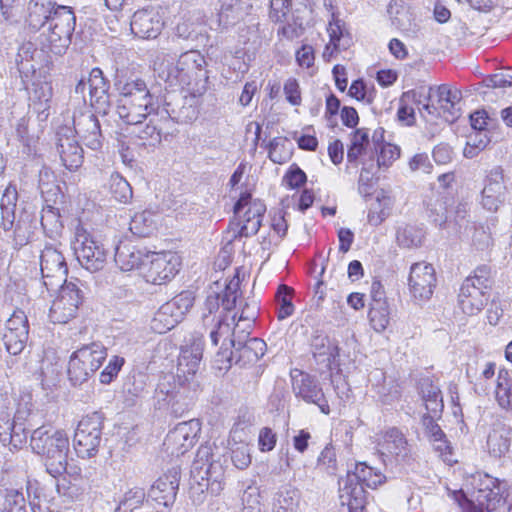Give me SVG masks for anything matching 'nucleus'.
Returning a JSON list of instances; mask_svg holds the SVG:
<instances>
[{"mask_svg": "<svg viewBox=\"0 0 512 512\" xmlns=\"http://www.w3.org/2000/svg\"><path fill=\"white\" fill-rule=\"evenodd\" d=\"M157 106L132 103L131 100H118L117 113L129 125H139L144 119L156 112Z\"/></svg>", "mask_w": 512, "mask_h": 512, "instance_id": "c756f323", "label": "nucleus"}, {"mask_svg": "<svg viewBox=\"0 0 512 512\" xmlns=\"http://www.w3.org/2000/svg\"><path fill=\"white\" fill-rule=\"evenodd\" d=\"M179 481V470L172 468L168 473L155 481L149 491L150 497L159 505H163L166 508L171 507L176 499Z\"/></svg>", "mask_w": 512, "mask_h": 512, "instance_id": "6ab92c4d", "label": "nucleus"}, {"mask_svg": "<svg viewBox=\"0 0 512 512\" xmlns=\"http://www.w3.org/2000/svg\"><path fill=\"white\" fill-rule=\"evenodd\" d=\"M191 291H183L164 303L156 312L151 328L159 334L166 333L180 323L194 304Z\"/></svg>", "mask_w": 512, "mask_h": 512, "instance_id": "9d476101", "label": "nucleus"}, {"mask_svg": "<svg viewBox=\"0 0 512 512\" xmlns=\"http://www.w3.org/2000/svg\"><path fill=\"white\" fill-rule=\"evenodd\" d=\"M75 25L76 17L73 11L67 6H57L53 11H49L38 29H46L49 32H74Z\"/></svg>", "mask_w": 512, "mask_h": 512, "instance_id": "393cba45", "label": "nucleus"}, {"mask_svg": "<svg viewBox=\"0 0 512 512\" xmlns=\"http://www.w3.org/2000/svg\"><path fill=\"white\" fill-rule=\"evenodd\" d=\"M490 298L489 290L484 286L476 287L470 280H465L460 288L459 305L467 315H476L486 306Z\"/></svg>", "mask_w": 512, "mask_h": 512, "instance_id": "412c9836", "label": "nucleus"}, {"mask_svg": "<svg viewBox=\"0 0 512 512\" xmlns=\"http://www.w3.org/2000/svg\"><path fill=\"white\" fill-rule=\"evenodd\" d=\"M162 28L159 16L148 10L135 12L130 21L131 32H160Z\"/></svg>", "mask_w": 512, "mask_h": 512, "instance_id": "c9c22d12", "label": "nucleus"}, {"mask_svg": "<svg viewBox=\"0 0 512 512\" xmlns=\"http://www.w3.org/2000/svg\"><path fill=\"white\" fill-rule=\"evenodd\" d=\"M16 65L22 79V83L27 90L29 88V82L32 75V51L30 44H25L20 47L16 56Z\"/></svg>", "mask_w": 512, "mask_h": 512, "instance_id": "a18cd8bd", "label": "nucleus"}, {"mask_svg": "<svg viewBox=\"0 0 512 512\" xmlns=\"http://www.w3.org/2000/svg\"><path fill=\"white\" fill-rule=\"evenodd\" d=\"M71 248L80 265L90 272L104 268L107 261V251L104 245L82 225L75 228Z\"/></svg>", "mask_w": 512, "mask_h": 512, "instance_id": "6e6552de", "label": "nucleus"}, {"mask_svg": "<svg viewBox=\"0 0 512 512\" xmlns=\"http://www.w3.org/2000/svg\"><path fill=\"white\" fill-rule=\"evenodd\" d=\"M512 440V429L505 425H498L489 434L487 447L490 455L501 458L510 449Z\"/></svg>", "mask_w": 512, "mask_h": 512, "instance_id": "473e14b6", "label": "nucleus"}, {"mask_svg": "<svg viewBox=\"0 0 512 512\" xmlns=\"http://www.w3.org/2000/svg\"><path fill=\"white\" fill-rule=\"evenodd\" d=\"M378 451L385 463L405 462L410 455V447L406 438L396 428L385 431L378 442Z\"/></svg>", "mask_w": 512, "mask_h": 512, "instance_id": "a211bd4d", "label": "nucleus"}, {"mask_svg": "<svg viewBox=\"0 0 512 512\" xmlns=\"http://www.w3.org/2000/svg\"><path fill=\"white\" fill-rule=\"evenodd\" d=\"M0 512H26L23 494L14 489H0Z\"/></svg>", "mask_w": 512, "mask_h": 512, "instance_id": "ea45409f", "label": "nucleus"}, {"mask_svg": "<svg viewBox=\"0 0 512 512\" xmlns=\"http://www.w3.org/2000/svg\"><path fill=\"white\" fill-rule=\"evenodd\" d=\"M266 344L259 338H250L245 342L241 340L236 341V346L231 349L229 354L226 355L229 362L243 361L256 362L265 353Z\"/></svg>", "mask_w": 512, "mask_h": 512, "instance_id": "a878e982", "label": "nucleus"}, {"mask_svg": "<svg viewBox=\"0 0 512 512\" xmlns=\"http://www.w3.org/2000/svg\"><path fill=\"white\" fill-rule=\"evenodd\" d=\"M238 8L228 6L223 8L218 14V27L221 29H233L239 20Z\"/></svg>", "mask_w": 512, "mask_h": 512, "instance_id": "e2e57ef3", "label": "nucleus"}, {"mask_svg": "<svg viewBox=\"0 0 512 512\" xmlns=\"http://www.w3.org/2000/svg\"><path fill=\"white\" fill-rule=\"evenodd\" d=\"M38 188L44 202H54V204H57L62 199L53 171L45 166L39 171Z\"/></svg>", "mask_w": 512, "mask_h": 512, "instance_id": "e433bc0d", "label": "nucleus"}, {"mask_svg": "<svg viewBox=\"0 0 512 512\" xmlns=\"http://www.w3.org/2000/svg\"><path fill=\"white\" fill-rule=\"evenodd\" d=\"M109 191L111 197L122 204H127L133 197L132 187L119 173H113L109 179Z\"/></svg>", "mask_w": 512, "mask_h": 512, "instance_id": "4c0bfd02", "label": "nucleus"}, {"mask_svg": "<svg viewBox=\"0 0 512 512\" xmlns=\"http://www.w3.org/2000/svg\"><path fill=\"white\" fill-rule=\"evenodd\" d=\"M45 205L41 213V226L45 233L50 237L54 234H58L62 228L60 222L59 209L56 207L57 204L54 202H44Z\"/></svg>", "mask_w": 512, "mask_h": 512, "instance_id": "58836bf2", "label": "nucleus"}, {"mask_svg": "<svg viewBox=\"0 0 512 512\" xmlns=\"http://www.w3.org/2000/svg\"><path fill=\"white\" fill-rule=\"evenodd\" d=\"M57 290H59L58 296L53 300H51L52 296L49 298L45 312L39 310L35 305L34 310L43 314L47 313L49 321L54 324H66L77 316L79 307L84 300V292L78 283L73 281H65ZM35 302L36 298H34Z\"/></svg>", "mask_w": 512, "mask_h": 512, "instance_id": "423d86ee", "label": "nucleus"}, {"mask_svg": "<svg viewBox=\"0 0 512 512\" xmlns=\"http://www.w3.org/2000/svg\"><path fill=\"white\" fill-rule=\"evenodd\" d=\"M383 476L376 473L372 467L367 466L365 463H358L355 465L353 472H348L342 482L352 486H362L363 488H375L382 483Z\"/></svg>", "mask_w": 512, "mask_h": 512, "instance_id": "7c9ffc66", "label": "nucleus"}, {"mask_svg": "<svg viewBox=\"0 0 512 512\" xmlns=\"http://www.w3.org/2000/svg\"><path fill=\"white\" fill-rule=\"evenodd\" d=\"M43 81L34 83V112L39 121H46L49 117L50 102L53 95L51 81L46 70L40 75Z\"/></svg>", "mask_w": 512, "mask_h": 512, "instance_id": "c85d7f7f", "label": "nucleus"}, {"mask_svg": "<svg viewBox=\"0 0 512 512\" xmlns=\"http://www.w3.org/2000/svg\"><path fill=\"white\" fill-rule=\"evenodd\" d=\"M504 488L502 487V483L497 479H490L489 484L486 485L484 489L479 490V496L477 500L483 505V500H485L488 505L491 502H500L503 498Z\"/></svg>", "mask_w": 512, "mask_h": 512, "instance_id": "864d4df0", "label": "nucleus"}, {"mask_svg": "<svg viewBox=\"0 0 512 512\" xmlns=\"http://www.w3.org/2000/svg\"><path fill=\"white\" fill-rule=\"evenodd\" d=\"M34 453L38 454L46 472L57 478L67 469L69 439L67 435L52 426L34 430Z\"/></svg>", "mask_w": 512, "mask_h": 512, "instance_id": "20e7f679", "label": "nucleus"}, {"mask_svg": "<svg viewBox=\"0 0 512 512\" xmlns=\"http://www.w3.org/2000/svg\"><path fill=\"white\" fill-rule=\"evenodd\" d=\"M58 373L55 363L48 359L41 361L39 376L43 389H48L56 384Z\"/></svg>", "mask_w": 512, "mask_h": 512, "instance_id": "13d9d810", "label": "nucleus"}, {"mask_svg": "<svg viewBox=\"0 0 512 512\" xmlns=\"http://www.w3.org/2000/svg\"><path fill=\"white\" fill-rule=\"evenodd\" d=\"M291 0H271L269 17L274 22H282L286 19Z\"/></svg>", "mask_w": 512, "mask_h": 512, "instance_id": "0e129e2a", "label": "nucleus"}, {"mask_svg": "<svg viewBox=\"0 0 512 512\" xmlns=\"http://www.w3.org/2000/svg\"><path fill=\"white\" fill-rule=\"evenodd\" d=\"M203 348L200 341L181 348L176 377H162L154 392V406L158 410L182 416L192 407L197 384L194 376L199 369Z\"/></svg>", "mask_w": 512, "mask_h": 512, "instance_id": "f257e3e1", "label": "nucleus"}, {"mask_svg": "<svg viewBox=\"0 0 512 512\" xmlns=\"http://www.w3.org/2000/svg\"><path fill=\"white\" fill-rule=\"evenodd\" d=\"M313 356L326 367L338 365L339 347L336 341L327 335L316 332L311 339Z\"/></svg>", "mask_w": 512, "mask_h": 512, "instance_id": "b1692460", "label": "nucleus"}, {"mask_svg": "<svg viewBox=\"0 0 512 512\" xmlns=\"http://www.w3.org/2000/svg\"><path fill=\"white\" fill-rule=\"evenodd\" d=\"M231 460L238 469H245L251 463L249 445L245 442H234L230 444Z\"/></svg>", "mask_w": 512, "mask_h": 512, "instance_id": "603ef678", "label": "nucleus"}, {"mask_svg": "<svg viewBox=\"0 0 512 512\" xmlns=\"http://www.w3.org/2000/svg\"><path fill=\"white\" fill-rule=\"evenodd\" d=\"M408 286L414 301L420 303L429 300L436 286L434 267L426 262L413 264L410 268Z\"/></svg>", "mask_w": 512, "mask_h": 512, "instance_id": "ddd939ff", "label": "nucleus"}, {"mask_svg": "<svg viewBox=\"0 0 512 512\" xmlns=\"http://www.w3.org/2000/svg\"><path fill=\"white\" fill-rule=\"evenodd\" d=\"M292 291L293 290L286 285H281L278 288L275 297L278 304L277 316L279 320L286 319L294 313Z\"/></svg>", "mask_w": 512, "mask_h": 512, "instance_id": "8fccbe9b", "label": "nucleus"}, {"mask_svg": "<svg viewBox=\"0 0 512 512\" xmlns=\"http://www.w3.org/2000/svg\"><path fill=\"white\" fill-rule=\"evenodd\" d=\"M180 266L181 258L177 253L153 252L146 254L145 262L141 266V275L148 283L162 285L176 276Z\"/></svg>", "mask_w": 512, "mask_h": 512, "instance_id": "1a4fd4ad", "label": "nucleus"}, {"mask_svg": "<svg viewBox=\"0 0 512 512\" xmlns=\"http://www.w3.org/2000/svg\"><path fill=\"white\" fill-rule=\"evenodd\" d=\"M383 132L382 128L376 130L373 135V141L378 143L379 138L383 137ZM378 146L380 148L377 156V163L379 167H388L400 155L399 149L395 145L390 143L376 144V150L378 149Z\"/></svg>", "mask_w": 512, "mask_h": 512, "instance_id": "49530a36", "label": "nucleus"}, {"mask_svg": "<svg viewBox=\"0 0 512 512\" xmlns=\"http://www.w3.org/2000/svg\"><path fill=\"white\" fill-rule=\"evenodd\" d=\"M103 418L99 413L84 416L74 433L73 445L81 458H91L98 452L101 443Z\"/></svg>", "mask_w": 512, "mask_h": 512, "instance_id": "9b49d317", "label": "nucleus"}, {"mask_svg": "<svg viewBox=\"0 0 512 512\" xmlns=\"http://www.w3.org/2000/svg\"><path fill=\"white\" fill-rule=\"evenodd\" d=\"M154 214L145 210L136 213L129 224V230L138 237H146L150 235L155 226Z\"/></svg>", "mask_w": 512, "mask_h": 512, "instance_id": "a19ab883", "label": "nucleus"}, {"mask_svg": "<svg viewBox=\"0 0 512 512\" xmlns=\"http://www.w3.org/2000/svg\"><path fill=\"white\" fill-rule=\"evenodd\" d=\"M200 430V423L196 419L178 423L167 434L164 446L172 455H183L194 446Z\"/></svg>", "mask_w": 512, "mask_h": 512, "instance_id": "dca6fc26", "label": "nucleus"}, {"mask_svg": "<svg viewBox=\"0 0 512 512\" xmlns=\"http://www.w3.org/2000/svg\"><path fill=\"white\" fill-rule=\"evenodd\" d=\"M491 270L488 266L482 265L476 268L474 275L467 277L465 280H470L476 287L484 286L485 289L490 290L491 287Z\"/></svg>", "mask_w": 512, "mask_h": 512, "instance_id": "338daca9", "label": "nucleus"}, {"mask_svg": "<svg viewBox=\"0 0 512 512\" xmlns=\"http://www.w3.org/2000/svg\"><path fill=\"white\" fill-rule=\"evenodd\" d=\"M124 363L125 360L123 357L117 355L112 356L100 374V382L109 384L118 375Z\"/></svg>", "mask_w": 512, "mask_h": 512, "instance_id": "052dcab7", "label": "nucleus"}, {"mask_svg": "<svg viewBox=\"0 0 512 512\" xmlns=\"http://www.w3.org/2000/svg\"><path fill=\"white\" fill-rule=\"evenodd\" d=\"M490 142L487 132L472 131L464 148L463 154L466 158H474Z\"/></svg>", "mask_w": 512, "mask_h": 512, "instance_id": "3c124183", "label": "nucleus"}, {"mask_svg": "<svg viewBox=\"0 0 512 512\" xmlns=\"http://www.w3.org/2000/svg\"><path fill=\"white\" fill-rule=\"evenodd\" d=\"M277 441L276 434L269 427H264L260 430L258 436L259 449L262 452H268L274 449Z\"/></svg>", "mask_w": 512, "mask_h": 512, "instance_id": "774afa93", "label": "nucleus"}, {"mask_svg": "<svg viewBox=\"0 0 512 512\" xmlns=\"http://www.w3.org/2000/svg\"><path fill=\"white\" fill-rule=\"evenodd\" d=\"M423 237V230L413 225H406L397 231V242L404 248H413L421 245Z\"/></svg>", "mask_w": 512, "mask_h": 512, "instance_id": "09e8293b", "label": "nucleus"}, {"mask_svg": "<svg viewBox=\"0 0 512 512\" xmlns=\"http://www.w3.org/2000/svg\"><path fill=\"white\" fill-rule=\"evenodd\" d=\"M220 300L221 296L217 293H211L207 296L205 305H204V312L202 315V321L204 326H208V324H213L215 320L218 319L219 314V308H220Z\"/></svg>", "mask_w": 512, "mask_h": 512, "instance_id": "5fc2aeb1", "label": "nucleus"}, {"mask_svg": "<svg viewBox=\"0 0 512 512\" xmlns=\"http://www.w3.org/2000/svg\"><path fill=\"white\" fill-rule=\"evenodd\" d=\"M76 137L79 136L85 145L93 150L101 147V131L97 117L92 113L81 114L74 118V127Z\"/></svg>", "mask_w": 512, "mask_h": 512, "instance_id": "4be33fe9", "label": "nucleus"}, {"mask_svg": "<svg viewBox=\"0 0 512 512\" xmlns=\"http://www.w3.org/2000/svg\"><path fill=\"white\" fill-rule=\"evenodd\" d=\"M506 375L499 374L495 391L496 400L502 408H508L511 404L510 385Z\"/></svg>", "mask_w": 512, "mask_h": 512, "instance_id": "680f3d73", "label": "nucleus"}, {"mask_svg": "<svg viewBox=\"0 0 512 512\" xmlns=\"http://www.w3.org/2000/svg\"><path fill=\"white\" fill-rule=\"evenodd\" d=\"M392 28L407 31L411 25V13L409 6L403 0H391L387 7Z\"/></svg>", "mask_w": 512, "mask_h": 512, "instance_id": "f704fd0d", "label": "nucleus"}, {"mask_svg": "<svg viewBox=\"0 0 512 512\" xmlns=\"http://www.w3.org/2000/svg\"><path fill=\"white\" fill-rule=\"evenodd\" d=\"M317 467L328 474H334L337 468L335 449L331 444L325 446L317 459Z\"/></svg>", "mask_w": 512, "mask_h": 512, "instance_id": "4d7b16f0", "label": "nucleus"}, {"mask_svg": "<svg viewBox=\"0 0 512 512\" xmlns=\"http://www.w3.org/2000/svg\"><path fill=\"white\" fill-rule=\"evenodd\" d=\"M404 99L414 101L426 121L443 118L447 122H453L460 114L458 104L461 93L446 84L406 91Z\"/></svg>", "mask_w": 512, "mask_h": 512, "instance_id": "7ed1b4c3", "label": "nucleus"}, {"mask_svg": "<svg viewBox=\"0 0 512 512\" xmlns=\"http://www.w3.org/2000/svg\"><path fill=\"white\" fill-rule=\"evenodd\" d=\"M71 36L72 34H42L41 51L60 55L71 43Z\"/></svg>", "mask_w": 512, "mask_h": 512, "instance_id": "c03bdc74", "label": "nucleus"}, {"mask_svg": "<svg viewBox=\"0 0 512 512\" xmlns=\"http://www.w3.org/2000/svg\"><path fill=\"white\" fill-rule=\"evenodd\" d=\"M241 512H261L260 492L255 486H248L241 497Z\"/></svg>", "mask_w": 512, "mask_h": 512, "instance_id": "6e6d98bb", "label": "nucleus"}, {"mask_svg": "<svg viewBox=\"0 0 512 512\" xmlns=\"http://www.w3.org/2000/svg\"><path fill=\"white\" fill-rule=\"evenodd\" d=\"M88 89L91 95H97L99 92H105L106 82L101 69L93 68L91 70L88 79Z\"/></svg>", "mask_w": 512, "mask_h": 512, "instance_id": "69168bd1", "label": "nucleus"}, {"mask_svg": "<svg viewBox=\"0 0 512 512\" xmlns=\"http://www.w3.org/2000/svg\"><path fill=\"white\" fill-rule=\"evenodd\" d=\"M39 264L41 278H34V294L38 293L35 306L45 312L51 292L57 291L66 281L67 267L62 254L52 246H46L41 251Z\"/></svg>", "mask_w": 512, "mask_h": 512, "instance_id": "39448f33", "label": "nucleus"}, {"mask_svg": "<svg viewBox=\"0 0 512 512\" xmlns=\"http://www.w3.org/2000/svg\"><path fill=\"white\" fill-rule=\"evenodd\" d=\"M419 390L428 411L436 412L442 406L440 389L429 378L420 381Z\"/></svg>", "mask_w": 512, "mask_h": 512, "instance_id": "79ce46f5", "label": "nucleus"}, {"mask_svg": "<svg viewBox=\"0 0 512 512\" xmlns=\"http://www.w3.org/2000/svg\"><path fill=\"white\" fill-rule=\"evenodd\" d=\"M57 151L68 170L75 171L82 166L84 151L72 127H60L57 131Z\"/></svg>", "mask_w": 512, "mask_h": 512, "instance_id": "f3484780", "label": "nucleus"}, {"mask_svg": "<svg viewBox=\"0 0 512 512\" xmlns=\"http://www.w3.org/2000/svg\"><path fill=\"white\" fill-rule=\"evenodd\" d=\"M340 503L348 512H363L366 505V491L362 486H352L340 481Z\"/></svg>", "mask_w": 512, "mask_h": 512, "instance_id": "2f4dec72", "label": "nucleus"}, {"mask_svg": "<svg viewBox=\"0 0 512 512\" xmlns=\"http://www.w3.org/2000/svg\"><path fill=\"white\" fill-rule=\"evenodd\" d=\"M300 502V491L291 485L282 486L273 498L272 512H296Z\"/></svg>", "mask_w": 512, "mask_h": 512, "instance_id": "72a5a7b5", "label": "nucleus"}, {"mask_svg": "<svg viewBox=\"0 0 512 512\" xmlns=\"http://www.w3.org/2000/svg\"><path fill=\"white\" fill-rule=\"evenodd\" d=\"M292 389L297 398L319 407L323 414L330 413V407L318 381L309 374L296 370L292 373Z\"/></svg>", "mask_w": 512, "mask_h": 512, "instance_id": "2eb2a0df", "label": "nucleus"}, {"mask_svg": "<svg viewBox=\"0 0 512 512\" xmlns=\"http://www.w3.org/2000/svg\"><path fill=\"white\" fill-rule=\"evenodd\" d=\"M505 185L502 170L499 167L492 169L485 180L481 192V205L490 212H496L504 202Z\"/></svg>", "mask_w": 512, "mask_h": 512, "instance_id": "aec40b11", "label": "nucleus"}, {"mask_svg": "<svg viewBox=\"0 0 512 512\" xmlns=\"http://www.w3.org/2000/svg\"><path fill=\"white\" fill-rule=\"evenodd\" d=\"M107 357V350L101 343L85 345L70 356L68 377L73 385L86 382L102 365Z\"/></svg>", "mask_w": 512, "mask_h": 512, "instance_id": "0eeeda50", "label": "nucleus"}, {"mask_svg": "<svg viewBox=\"0 0 512 512\" xmlns=\"http://www.w3.org/2000/svg\"><path fill=\"white\" fill-rule=\"evenodd\" d=\"M204 64V58L196 51L183 53L176 63L169 55L159 54L153 62V70L170 87L186 88L193 97H198L207 90L208 75Z\"/></svg>", "mask_w": 512, "mask_h": 512, "instance_id": "f03ea898", "label": "nucleus"}, {"mask_svg": "<svg viewBox=\"0 0 512 512\" xmlns=\"http://www.w3.org/2000/svg\"><path fill=\"white\" fill-rule=\"evenodd\" d=\"M368 318L376 332L384 331L390 322V308L388 304H370Z\"/></svg>", "mask_w": 512, "mask_h": 512, "instance_id": "de8ad7c7", "label": "nucleus"}, {"mask_svg": "<svg viewBox=\"0 0 512 512\" xmlns=\"http://www.w3.org/2000/svg\"><path fill=\"white\" fill-rule=\"evenodd\" d=\"M146 254L130 243H120L115 249L114 261L121 271L141 270Z\"/></svg>", "mask_w": 512, "mask_h": 512, "instance_id": "cd10ccee", "label": "nucleus"}, {"mask_svg": "<svg viewBox=\"0 0 512 512\" xmlns=\"http://www.w3.org/2000/svg\"><path fill=\"white\" fill-rule=\"evenodd\" d=\"M266 212L265 204L260 200H252L251 194L242 193L234 205V214L240 226L239 235L250 237L255 235L262 224Z\"/></svg>", "mask_w": 512, "mask_h": 512, "instance_id": "f8f14e48", "label": "nucleus"}, {"mask_svg": "<svg viewBox=\"0 0 512 512\" xmlns=\"http://www.w3.org/2000/svg\"><path fill=\"white\" fill-rule=\"evenodd\" d=\"M205 327L210 328L209 336L212 344L214 346L220 344V349L224 351L225 356L236 346V340L232 338V323L229 321L227 314L220 313L213 324H208Z\"/></svg>", "mask_w": 512, "mask_h": 512, "instance_id": "5701e85b", "label": "nucleus"}, {"mask_svg": "<svg viewBox=\"0 0 512 512\" xmlns=\"http://www.w3.org/2000/svg\"><path fill=\"white\" fill-rule=\"evenodd\" d=\"M369 144V132L367 129L360 128L353 132L351 144L347 152L348 161L350 163L356 162L361 155L365 154Z\"/></svg>", "mask_w": 512, "mask_h": 512, "instance_id": "37998d69", "label": "nucleus"}, {"mask_svg": "<svg viewBox=\"0 0 512 512\" xmlns=\"http://www.w3.org/2000/svg\"><path fill=\"white\" fill-rule=\"evenodd\" d=\"M239 296V278L234 277L226 285L223 296L221 297V303L223 310H231L236 306V301Z\"/></svg>", "mask_w": 512, "mask_h": 512, "instance_id": "bf43d9fd", "label": "nucleus"}, {"mask_svg": "<svg viewBox=\"0 0 512 512\" xmlns=\"http://www.w3.org/2000/svg\"><path fill=\"white\" fill-rule=\"evenodd\" d=\"M29 337V321L24 311L17 309L7 320L2 341L8 353L20 354Z\"/></svg>", "mask_w": 512, "mask_h": 512, "instance_id": "4468645a", "label": "nucleus"}, {"mask_svg": "<svg viewBox=\"0 0 512 512\" xmlns=\"http://www.w3.org/2000/svg\"><path fill=\"white\" fill-rule=\"evenodd\" d=\"M119 100H131L132 103L157 106L155 97L150 93L142 79H133L124 83L120 88Z\"/></svg>", "mask_w": 512, "mask_h": 512, "instance_id": "bb28decb", "label": "nucleus"}]
</instances>
